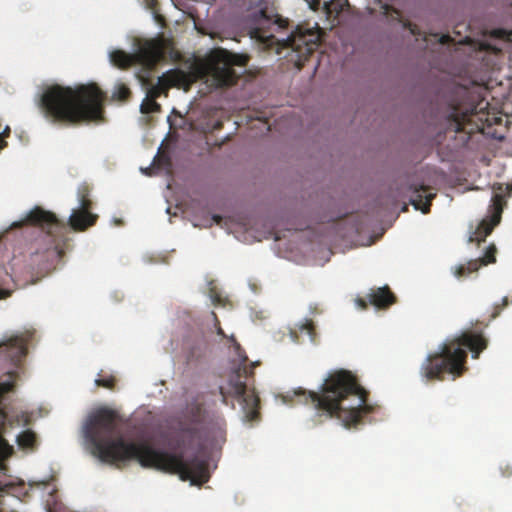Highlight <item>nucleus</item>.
<instances>
[{
	"instance_id": "nucleus-1",
	"label": "nucleus",
	"mask_w": 512,
	"mask_h": 512,
	"mask_svg": "<svg viewBox=\"0 0 512 512\" xmlns=\"http://www.w3.org/2000/svg\"><path fill=\"white\" fill-rule=\"evenodd\" d=\"M119 416L109 408H100L86 421L84 433L92 454L100 461L116 464L136 460L144 468L176 474L183 481L201 485L209 480L207 463L194 456L185 459L182 452L170 453L154 448L147 441L127 442L118 434Z\"/></svg>"
},
{
	"instance_id": "nucleus-2",
	"label": "nucleus",
	"mask_w": 512,
	"mask_h": 512,
	"mask_svg": "<svg viewBox=\"0 0 512 512\" xmlns=\"http://www.w3.org/2000/svg\"><path fill=\"white\" fill-rule=\"evenodd\" d=\"M295 396L298 403L310 405L327 417L337 418L347 428L358 425L364 414L372 412V407L367 404V391L348 370L330 373L320 393L300 388L295 391Z\"/></svg>"
},
{
	"instance_id": "nucleus-3",
	"label": "nucleus",
	"mask_w": 512,
	"mask_h": 512,
	"mask_svg": "<svg viewBox=\"0 0 512 512\" xmlns=\"http://www.w3.org/2000/svg\"><path fill=\"white\" fill-rule=\"evenodd\" d=\"M105 98L95 83L74 88L56 84L43 92L40 106L52 123L70 126L101 119Z\"/></svg>"
},
{
	"instance_id": "nucleus-4",
	"label": "nucleus",
	"mask_w": 512,
	"mask_h": 512,
	"mask_svg": "<svg viewBox=\"0 0 512 512\" xmlns=\"http://www.w3.org/2000/svg\"><path fill=\"white\" fill-rule=\"evenodd\" d=\"M486 347L487 340L482 334L464 332L459 337L447 340L439 346L438 351L429 354L420 367V374L427 381H441L445 373L459 377L467 369L465 348H468L472 352V357L476 359Z\"/></svg>"
},
{
	"instance_id": "nucleus-5",
	"label": "nucleus",
	"mask_w": 512,
	"mask_h": 512,
	"mask_svg": "<svg viewBox=\"0 0 512 512\" xmlns=\"http://www.w3.org/2000/svg\"><path fill=\"white\" fill-rule=\"evenodd\" d=\"M212 316L216 333L229 340L231 347L240 361L239 366L230 373L226 383L219 386V393L222 396V402L227 405L229 398L237 399L242 406L246 421H255L259 418L260 399L256 394L255 389L248 387L247 384L248 377L253 375L252 368L249 370L246 366L248 357L239 342L236 340L235 336H227L225 334L215 312H212Z\"/></svg>"
},
{
	"instance_id": "nucleus-6",
	"label": "nucleus",
	"mask_w": 512,
	"mask_h": 512,
	"mask_svg": "<svg viewBox=\"0 0 512 512\" xmlns=\"http://www.w3.org/2000/svg\"><path fill=\"white\" fill-rule=\"evenodd\" d=\"M447 129L454 132L487 133L488 128L502 122V118L484 111V107L475 106L463 111L459 106H452L447 115Z\"/></svg>"
},
{
	"instance_id": "nucleus-7",
	"label": "nucleus",
	"mask_w": 512,
	"mask_h": 512,
	"mask_svg": "<svg viewBox=\"0 0 512 512\" xmlns=\"http://www.w3.org/2000/svg\"><path fill=\"white\" fill-rule=\"evenodd\" d=\"M249 57L231 53L223 48H215L206 57V68L218 86H232L239 78L234 66L245 67Z\"/></svg>"
},
{
	"instance_id": "nucleus-8",
	"label": "nucleus",
	"mask_w": 512,
	"mask_h": 512,
	"mask_svg": "<svg viewBox=\"0 0 512 512\" xmlns=\"http://www.w3.org/2000/svg\"><path fill=\"white\" fill-rule=\"evenodd\" d=\"M321 39V29L318 24L314 29L298 26L286 39L285 46L295 54V64L300 69L305 61L317 50Z\"/></svg>"
},
{
	"instance_id": "nucleus-9",
	"label": "nucleus",
	"mask_w": 512,
	"mask_h": 512,
	"mask_svg": "<svg viewBox=\"0 0 512 512\" xmlns=\"http://www.w3.org/2000/svg\"><path fill=\"white\" fill-rule=\"evenodd\" d=\"M7 375V381H0V471H5L7 469L4 461L8 459L10 456H12L14 452L13 447L8 443V441L3 436L6 423L9 422L10 424H12V420L9 418L8 412L6 411V407L2 404V401L4 399L5 394L13 391L15 381L19 376V372L17 370H13L9 371ZM11 488H13L12 483L0 485V498L8 494Z\"/></svg>"
},
{
	"instance_id": "nucleus-10",
	"label": "nucleus",
	"mask_w": 512,
	"mask_h": 512,
	"mask_svg": "<svg viewBox=\"0 0 512 512\" xmlns=\"http://www.w3.org/2000/svg\"><path fill=\"white\" fill-rule=\"evenodd\" d=\"M493 189L492 206L494 212L490 218L483 219L478 224L475 231L471 233L469 236V242L471 243L475 242L477 245H480L481 242H485L486 237L490 235L493 229L499 224L505 202L504 196L506 193L510 194L512 192V185H506L504 187L502 184H497L494 185Z\"/></svg>"
},
{
	"instance_id": "nucleus-11",
	"label": "nucleus",
	"mask_w": 512,
	"mask_h": 512,
	"mask_svg": "<svg viewBox=\"0 0 512 512\" xmlns=\"http://www.w3.org/2000/svg\"><path fill=\"white\" fill-rule=\"evenodd\" d=\"M189 415L192 419V423H180L178 429L171 434L170 440L176 450L189 449L200 438V430L196 424H199L203 418L202 405H191Z\"/></svg>"
},
{
	"instance_id": "nucleus-12",
	"label": "nucleus",
	"mask_w": 512,
	"mask_h": 512,
	"mask_svg": "<svg viewBox=\"0 0 512 512\" xmlns=\"http://www.w3.org/2000/svg\"><path fill=\"white\" fill-rule=\"evenodd\" d=\"M33 336V330H25L12 335L0 344V353L17 369H21L22 361L27 355V345Z\"/></svg>"
},
{
	"instance_id": "nucleus-13",
	"label": "nucleus",
	"mask_w": 512,
	"mask_h": 512,
	"mask_svg": "<svg viewBox=\"0 0 512 512\" xmlns=\"http://www.w3.org/2000/svg\"><path fill=\"white\" fill-rule=\"evenodd\" d=\"M25 221L30 225L40 227L54 240L62 236L67 230L66 224L60 221L54 213L39 206H36L27 214Z\"/></svg>"
},
{
	"instance_id": "nucleus-14",
	"label": "nucleus",
	"mask_w": 512,
	"mask_h": 512,
	"mask_svg": "<svg viewBox=\"0 0 512 512\" xmlns=\"http://www.w3.org/2000/svg\"><path fill=\"white\" fill-rule=\"evenodd\" d=\"M80 209L74 210L69 218V225L78 231H84L88 227L95 224L97 220V215L92 214L89 210L91 208L92 202L88 198L89 191L87 187H82L78 192Z\"/></svg>"
},
{
	"instance_id": "nucleus-15",
	"label": "nucleus",
	"mask_w": 512,
	"mask_h": 512,
	"mask_svg": "<svg viewBox=\"0 0 512 512\" xmlns=\"http://www.w3.org/2000/svg\"><path fill=\"white\" fill-rule=\"evenodd\" d=\"M396 302V296L386 285L371 289L366 298H357L356 304L360 309H367L369 305L377 309H387Z\"/></svg>"
},
{
	"instance_id": "nucleus-16",
	"label": "nucleus",
	"mask_w": 512,
	"mask_h": 512,
	"mask_svg": "<svg viewBox=\"0 0 512 512\" xmlns=\"http://www.w3.org/2000/svg\"><path fill=\"white\" fill-rule=\"evenodd\" d=\"M496 252H497L496 246L494 244H490L486 248V251H485V254L483 255V257L474 259V260H470L466 266L465 265L457 266L455 268L454 275L457 278H461V277H464L472 272L477 271L480 268V266L495 263L496 262Z\"/></svg>"
},
{
	"instance_id": "nucleus-17",
	"label": "nucleus",
	"mask_w": 512,
	"mask_h": 512,
	"mask_svg": "<svg viewBox=\"0 0 512 512\" xmlns=\"http://www.w3.org/2000/svg\"><path fill=\"white\" fill-rule=\"evenodd\" d=\"M137 58L143 66L151 70L163 58V52L159 45L148 43L140 48Z\"/></svg>"
},
{
	"instance_id": "nucleus-18",
	"label": "nucleus",
	"mask_w": 512,
	"mask_h": 512,
	"mask_svg": "<svg viewBox=\"0 0 512 512\" xmlns=\"http://www.w3.org/2000/svg\"><path fill=\"white\" fill-rule=\"evenodd\" d=\"M312 10H319L321 5L328 17H336L348 6V0H305Z\"/></svg>"
},
{
	"instance_id": "nucleus-19",
	"label": "nucleus",
	"mask_w": 512,
	"mask_h": 512,
	"mask_svg": "<svg viewBox=\"0 0 512 512\" xmlns=\"http://www.w3.org/2000/svg\"><path fill=\"white\" fill-rule=\"evenodd\" d=\"M426 186H419V188H414L415 196L411 199L412 205L416 210H421L424 214L430 212L431 201L435 197V194L429 193L423 195L427 191Z\"/></svg>"
},
{
	"instance_id": "nucleus-20",
	"label": "nucleus",
	"mask_w": 512,
	"mask_h": 512,
	"mask_svg": "<svg viewBox=\"0 0 512 512\" xmlns=\"http://www.w3.org/2000/svg\"><path fill=\"white\" fill-rule=\"evenodd\" d=\"M17 444L21 449L34 450L37 447V435L34 431L27 429L17 436Z\"/></svg>"
},
{
	"instance_id": "nucleus-21",
	"label": "nucleus",
	"mask_w": 512,
	"mask_h": 512,
	"mask_svg": "<svg viewBox=\"0 0 512 512\" xmlns=\"http://www.w3.org/2000/svg\"><path fill=\"white\" fill-rule=\"evenodd\" d=\"M174 84V80L166 79L164 76L158 78V83L152 85L147 92V95L153 99H157L160 95L167 91L168 88Z\"/></svg>"
},
{
	"instance_id": "nucleus-22",
	"label": "nucleus",
	"mask_w": 512,
	"mask_h": 512,
	"mask_svg": "<svg viewBox=\"0 0 512 512\" xmlns=\"http://www.w3.org/2000/svg\"><path fill=\"white\" fill-rule=\"evenodd\" d=\"M111 62L120 67L127 68L133 63V57L122 50H115L110 54Z\"/></svg>"
},
{
	"instance_id": "nucleus-23",
	"label": "nucleus",
	"mask_w": 512,
	"mask_h": 512,
	"mask_svg": "<svg viewBox=\"0 0 512 512\" xmlns=\"http://www.w3.org/2000/svg\"><path fill=\"white\" fill-rule=\"evenodd\" d=\"M205 356L203 345H193L186 354V362L190 365L199 363Z\"/></svg>"
},
{
	"instance_id": "nucleus-24",
	"label": "nucleus",
	"mask_w": 512,
	"mask_h": 512,
	"mask_svg": "<svg viewBox=\"0 0 512 512\" xmlns=\"http://www.w3.org/2000/svg\"><path fill=\"white\" fill-rule=\"evenodd\" d=\"M161 110L160 104L156 102V99H153L147 95L143 103L141 104V112L148 114L153 112H159Z\"/></svg>"
},
{
	"instance_id": "nucleus-25",
	"label": "nucleus",
	"mask_w": 512,
	"mask_h": 512,
	"mask_svg": "<svg viewBox=\"0 0 512 512\" xmlns=\"http://www.w3.org/2000/svg\"><path fill=\"white\" fill-rule=\"evenodd\" d=\"M267 2L266 0H250V8H258L259 9V17L264 20H269V16L267 14Z\"/></svg>"
},
{
	"instance_id": "nucleus-26",
	"label": "nucleus",
	"mask_w": 512,
	"mask_h": 512,
	"mask_svg": "<svg viewBox=\"0 0 512 512\" xmlns=\"http://www.w3.org/2000/svg\"><path fill=\"white\" fill-rule=\"evenodd\" d=\"M300 332H306L311 341H315L316 339V331H315V325L312 320H305L304 323L299 325Z\"/></svg>"
},
{
	"instance_id": "nucleus-27",
	"label": "nucleus",
	"mask_w": 512,
	"mask_h": 512,
	"mask_svg": "<svg viewBox=\"0 0 512 512\" xmlns=\"http://www.w3.org/2000/svg\"><path fill=\"white\" fill-rule=\"evenodd\" d=\"M131 95L130 89L124 85L120 84L116 87V90L113 93V97L117 98L118 100L125 101L127 100Z\"/></svg>"
},
{
	"instance_id": "nucleus-28",
	"label": "nucleus",
	"mask_w": 512,
	"mask_h": 512,
	"mask_svg": "<svg viewBox=\"0 0 512 512\" xmlns=\"http://www.w3.org/2000/svg\"><path fill=\"white\" fill-rule=\"evenodd\" d=\"M116 378L113 375H109L105 378H98L95 380V384L99 387L114 389Z\"/></svg>"
},
{
	"instance_id": "nucleus-29",
	"label": "nucleus",
	"mask_w": 512,
	"mask_h": 512,
	"mask_svg": "<svg viewBox=\"0 0 512 512\" xmlns=\"http://www.w3.org/2000/svg\"><path fill=\"white\" fill-rule=\"evenodd\" d=\"M2 276L7 277L8 275H7L6 272H3V270L1 269L0 270V300L1 299H6L12 293L11 290L6 289V288L3 287L4 280H3Z\"/></svg>"
},
{
	"instance_id": "nucleus-30",
	"label": "nucleus",
	"mask_w": 512,
	"mask_h": 512,
	"mask_svg": "<svg viewBox=\"0 0 512 512\" xmlns=\"http://www.w3.org/2000/svg\"><path fill=\"white\" fill-rule=\"evenodd\" d=\"M507 305H508V299H507V297H504L502 299V303L501 304H497V305L494 306V311H493V313L491 315V319L496 318L500 314L501 310L503 308H505Z\"/></svg>"
},
{
	"instance_id": "nucleus-31",
	"label": "nucleus",
	"mask_w": 512,
	"mask_h": 512,
	"mask_svg": "<svg viewBox=\"0 0 512 512\" xmlns=\"http://www.w3.org/2000/svg\"><path fill=\"white\" fill-rule=\"evenodd\" d=\"M0 149L6 146V142L3 140L4 137H8L10 134V128L7 126L3 133H0Z\"/></svg>"
},
{
	"instance_id": "nucleus-32",
	"label": "nucleus",
	"mask_w": 512,
	"mask_h": 512,
	"mask_svg": "<svg viewBox=\"0 0 512 512\" xmlns=\"http://www.w3.org/2000/svg\"><path fill=\"white\" fill-rule=\"evenodd\" d=\"M502 474L505 477H509L512 475V468L509 465H506L505 469H502Z\"/></svg>"
},
{
	"instance_id": "nucleus-33",
	"label": "nucleus",
	"mask_w": 512,
	"mask_h": 512,
	"mask_svg": "<svg viewBox=\"0 0 512 512\" xmlns=\"http://www.w3.org/2000/svg\"><path fill=\"white\" fill-rule=\"evenodd\" d=\"M211 220L213 223L219 225L222 222V217L219 215H213Z\"/></svg>"
},
{
	"instance_id": "nucleus-34",
	"label": "nucleus",
	"mask_w": 512,
	"mask_h": 512,
	"mask_svg": "<svg viewBox=\"0 0 512 512\" xmlns=\"http://www.w3.org/2000/svg\"><path fill=\"white\" fill-rule=\"evenodd\" d=\"M450 37L448 35H444L441 37V43H447L449 41Z\"/></svg>"
},
{
	"instance_id": "nucleus-35",
	"label": "nucleus",
	"mask_w": 512,
	"mask_h": 512,
	"mask_svg": "<svg viewBox=\"0 0 512 512\" xmlns=\"http://www.w3.org/2000/svg\"><path fill=\"white\" fill-rule=\"evenodd\" d=\"M291 337L294 338V340H297V334L295 331H291Z\"/></svg>"
},
{
	"instance_id": "nucleus-36",
	"label": "nucleus",
	"mask_w": 512,
	"mask_h": 512,
	"mask_svg": "<svg viewBox=\"0 0 512 512\" xmlns=\"http://www.w3.org/2000/svg\"><path fill=\"white\" fill-rule=\"evenodd\" d=\"M407 210H408V208H407V206L405 205V206L402 208V211H404V212H405V211H407Z\"/></svg>"
},
{
	"instance_id": "nucleus-37",
	"label": "nucleus",
	"mask_w": 512,
	"mask_h": 512,
	"mask_svg": "<svg viewBox=\"0 0 512 512\" xmlns=\"http://www.w3.org/2000/svg\"><path fill=\"white\" fill-rule=\"evenodd\" d=\"M219 300V296H216L214 301H218Z\"/></svg>"
}]
</instances>
